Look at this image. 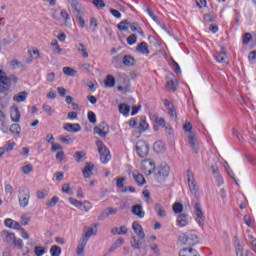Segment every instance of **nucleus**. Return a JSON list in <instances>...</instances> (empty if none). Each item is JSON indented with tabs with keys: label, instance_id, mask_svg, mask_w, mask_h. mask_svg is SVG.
Here are the masks:
<instances>
[{
	"label": "nucleus",
	"instance_id": "nucleus-60",
	"mask_svg": "<svg viewBox=\"0 0 256 256\" xmlns=\"http://www.w3.org/2000/svg\"><path fill=\"white\" fill-rule=\"evenodd\" d=\"M83 14L76 15V18L78 19V25L79 27L83 28L85 27V19H83Z\"/></svg>",
	"mask_w": 256,
	"mask_h": 256
},
{
	"label": "nucleus",
	"instance_id": "nucleus-15",
	"mask_svg": "<svg viewBox=\"0 0 256 256\" xmlns=\"http://www.w3.org/2000/svg\"><path fill=\"white\" fill-rule=\"evenodd\" d=\"M89 242V240H87L86 238L81 237L79 244L77 246L76 249V253L78 256H83V253L85 251V247H87V243Z\"/></svg>",
	"mask_w": 256,
	"mask_h": 256
},
{
	"label": "nucleus",
	"instance_id": "nucleus-64",
	"mask_svg": "<svg viewBox=\"0 0 256 256\" xmlns=\"http://www.w3.org/2000/svg\"><path fill=\"white\" fill-rule=\"evenodd\" d=\"M96 28H97V19L92 17L90 19V29H92V31H95Z\"/></svg>",
	"mask_w": 256,
	"mask_h": 256
},
{
	"label": "nucleus",
	"instance_id": "nucleus-14",
	"mask_svg": "<svg viewBox=\"0 0 256 256\" xmlns=\"http://www.w3.org/2000/svg\"><path fill=\"white\" fill-rule=\"evenodd\" d=\"M4 225L6 227H8V229H15L16 231H19V229H21V224H19V222L11 219V218H7L4 221Z\"/></svg>",
	"mask_w": 256,
	"mask_h": 256
},
{
	"label": "nucleus",
	"instance_id": "nucleus-29",
	"mask_svg": "<svg viewBox=\"0 0 256 256\" xmlns=\"http://www.w3.org/2000/svg\"><path fill=\"white\" fill-rule=\"evenodd\" d=\"M188 143L192 149H194L195 153H199V147L197 146V143L195 142V134L190 133L188 136Z\"/></svg>",
	"mask_w": 256,
	"mask_h": 256
},
{
	"label": "nucleus",
	"instance_id": "nucleus-4",
	"mask_svg": "<svg viewBox=\"0 0 256 256\" xmlns=\"http://www.w3.org/2000/svg\"><path fill=\"white\" fill-rule=\"evenodd\" d=\"M136 153L141 159H145L149 155V144L144 140L136 142Z\"/></svg>",
	"mask_w": 256,
	"mask_h": 256
},
{
	"label": "nucleus",
	"instance_id": "nucleus-18",
	"mask_svg": "<svg viewBox=\"0 0 256 256\" xmlns=\"http://www.w3.org/2000/svg\"><path fill=\"white\" fill-rule=\"evenodd\" d=\"M178 227H187L189 225V216L187 214H180L177 217Z\"/></svg>",
	"mask_w": 256,
	"mask_h": 256
},
{
	"label": "nucleus",
	"instance_id": "nucleus-40",
	"mask_svg": "<svg viewBox=\"0 0 256 256\" xmlns=\"http://www.w3.org/2000/svg\"><path fill=\"white\" fill-rule=\"evenodd\" d=\"M142 245H143V239L138 240L136 237H133V238H132L131 246H132L134 249H141V246H142Z\"/></svg>",
	"mask_w": 256,
	"mask_h": 256
},
{
	"label": "nucleus",
	"instance_id": "nucleus-35",
	"mask_svg": "<svg viewBox=\"0 0 256 256\" xmlns=\"http://www.w3.org/2000/svg\"><path fill=\"white\" fill-rule=\"evenodd\" d=\"M154 151L156 153H163L165 151V144L162 141H158L154 143Z\"/></svg>",
	"mask_w": 256,
	"mask_h": 256
},
{
	"label": "nucleus",
	"instance_id": "nucleus-56",
	"mask_svg": "<svg viewBox=\"0 0 256 256\" xmlns=\"http://www.w3.org/2000/svg\"><path fill=\"white\" fill-rule=\"evenodd\" d=\"M127 43H128V45H135L137 43V36L135 34H131L127 38Z\"/></svg>",
	"mask_w": 256,
	"mask_h": 256
},
{
	"label": "nucleus",
	"instance_id": "nucleus-22",
	"mask_svg": "<svg viewBox=\"0 0 256 256\" xmlns=\"http://www.w3.org/2000/svg\"><path fill=\"white\" fill-rule=\"evenodd\" d=\"M11 121L13 123H19L21 121V112L19 111V108L15 107L10 112Z\"/></svg>",
	"mask_w": 256,
	"mask_h": 256
},
{
	"label": "nucleus",
	"instance_id": "nucleus-11",
	"mask_svg": "<svg viewBox=\"0 0 256 256\" xmlns=\"http://www.w3.org/2000/svg\"><path fill=\"white\" fill-rule=\"evenodd\" d=\"M70 5L72 8V13L77 15H83V7H81V3L78 0H70Z\"/></svg>",
	"mask_w": 256,
	"mask_h": 256
},
{
	"label": "nucleus",
	"instance_id": "nucleus-16",
	"mask_svg": "<svg viewBox=\"0 0 256 256\" xmlns=\"http://www.w3.org/2000/svg\"><path fill=\"white\" fill-rule=\"evenodd\" d=\"M93 169H95V165L87 162L84 169L82 170V174L86 179L91 178V175H93Z\"/></svg>",
	"mask_w": 256,
	"mask_h": 256
},
{
	"label": "nucleus",
	"instance_id": "nucleus-57",
	"mask_svg": "<svg viewBox=\"0 0 256 256\" xmlns=\"http://www.w3.org/2000/svg\"><path fill=\"white\" fill-rule=\"evenodd\" d=\"M92 3L97 9H103V7H105V2L103 0H93Z\"/></svg>",
	"mask_w": 256,
	"mask_h": 256
},
{
	"label": "nucleus",
	"instance_id": "nucleus-50",
	"mask_svg": "<svg viewBox=\"0 0 256 256\" xmlns=\"http://www.w3.org/2000/svg\"><path fill=\"white\" fill-rule=\"evenodd\" d=\"M34 253L36 256H43V255H45V253H47V251H45V248H43L41 246H35Z\"/></svg>",
	"mask_w": 256,
	"mask_h": 256
},
{
	"label": "nucleus",
	"instance_id": "nucleus-28",
	"mask_svg": "<svg viewBox=\"0 0 256 256\" xmlns=\"http://www.w3.org/2000/svg\"><path fill=\"white\" fill-rule=\"evenodd\" d=\"M0 83L2 85H6L8 87H11V81L9 79V76H7V74L3 70H0Z\"/></svg>",
	"mask_w": 256,
	"mask_h": 256
},
{
	"label": "nucleus",
	"instance_id": "nucleus-62",
	"mask_svg": "<svg viewBox=\"0 0 256 256\" xmlns=\"http://www.w3.org/2000/svg\"><path fill=\"white\" fill-rule=\"evenodd\" d=\"M10 65H11L12 69H17V67H19L22 64L19 60L12 59V61L10 62Z\"/></svg>",
	"mask_w": 256,
	"mask_h": 256
},
{
	"label": "nucleus",
	"instance_id": "nucleus-32",
	"mask_svg": "<svg viewBox=\"0 0 256 256\" xmlns=\"http://www.w3.org/2000/svg\"><path fill=\"white\" fill-rule=\"evenodd\" d=\"M10 133L12 135H17L18 137H21V125L14 123L10 126Z\"/></svg>",
	"mask_w": 256,
	"mask_h": 256
},
{
	"label": "nucleus",
	"instance_id": "nucleus-24",
	"mask_svg": "<svg viewBox=\"0 0 256 256\" xmlns=\"http://www.w3.org/2000/svg\"><path fill=\"white\" fill-rule=\"evenodd\" d=\"M117 208L108 207L99 216V219H105L109 217V215H117Z\"/></svg>",
	"mask_w": 256,
	"mask_h": 256
},
{
	"label": "nucleus",
	"instance_id": "nucleus-44",
	"mask_svg": "<svg viewBox=\"0 0 256 256\" xmlns=\"http://www.w3.org/2000/svg\"><path fill=\"white\" fill-rule=\"evenodd\" d=\"M83 157H85V152L77 151L74 153V159L76 163H81L83 161Z\"/></svg>",
	"mask_w": 256,
	"mask_h": 256
},
{
	"label": "nucleus",
	"instance_id": "nucleus-33",
	"mask_svg": "<svg viewBox=\"0 0 256 256\" xmlns=\"http://www.w3.org/2000/svg\"><path fill=\"white\" fill-rule=\"evenodd\" d=\"M224 169L226 170V173L229 175V177L233 179L236 185H239V183H237V179H235V174L233 173L231 167H229V163H227V161L224 162Z\"/></svg>",
	"mask_w": 256,
	"mask_h": 256
},
{
	"label": "nucleus",
	"instance_id": "nucleus-46",
	"mask_svg": "<svg viewBox=\"0 0 256 256\" xmlns=\"http://www.w3.org/2000/svg\"><path fill=\"white\" fill-rule=\"evenodd\" d=\"M11 86H6L5 84L0 83V95H9Z\"/></svg>",
	"mask_w": 256,
	"mask_h": 256
},
{
	"label": "nucleus",
	"instance_id": "nucleus-41",
	"mask_svg": "<svg viewBox=\"0 0 256 256\" xmlns=\"http://www.w3.org/2000/svg\"><path fill=\"white\" fill-rule=\"evenodd\" d=\"M121 61H123V55L118 54L117 56H114L112 58V65H115L116 67H121Z\"/></svg>",
	"mask_w": 256,
	"mask_h": 256
},
{
	"label": "nucleus",
	"instance_id": "nucleus-19",
	"mask_svg": "<svg viewBox=\"0 0 256 256\" xmlns=\"http://www.w3.org/2000/svg\"><path fill=\"white\" fill-rule=\"evenodd\" d=\"M133 215H136L138 219H143L145 217V211H143V206L141 205H134L132 207Z\"/></svg>",
	"mask_w": 256,
	"mask_h": 256
},
{
	"label": "nucleus",
	"instance_id": "nucleus-27",
	"mask_svg": "<svg viewBox=\"0 0 256 256\" xmlns=\"http://www.w3.org/2000/svg\"><path fill=\"white\" fill-rule=\"evenodd\" d=\"M118 109L119 113L124 115V117H129V113H131V106H129L128 104H120L118 106Z\"/></svg>",
	"mask_w": 256,
	"mask_h": 256
},
{
	"label": "nucleus",
	"instance_id": "nucleus-34",
	"mask_svg": "<svg viewBox=\"0 0 256 256\" xmlns=\"http://www.w3.org/2000/svg\"><path fill=\"white\" fill-rule=\"evenodd\" d=\"M125 177H120L117 179L116 181V187H118V189H122V193H127V188H124L125 187Z\"/></svg>",
	"mask_w": 256,
	"mask_h": 256
},
{
	"label": "nucleus",
	"instance_id": "nucleus-48",
	"mask_svg": "<svg viewBox=\"0 0 256 256\" xmlns=\"http://www.w3.org/2000/svg\"><path fill=\"white\" fill-rule=\"evenodd\" d=\"M51 45L54 48L55 53H57L58 55H61V53H63V49L59 47V42H57V40H52Z\"/></svg>",
	"mask_w": 256,
	"mask_h": 256
},
{
	"label": "nucleus",
	"instance_id": "nucleus-36",
	"mask_svg": "<svg viewBox=\"0 0 256 256\" xmlns=\"http://www.w3.org/2000/svg\"><path fill=\"white\" fill-rule=\"evenodd\" d=\"M78 209H80V211H91V209H93V206L91 205V202H89V201H84V203L83 202H81V204H80V207H78Z\"/></svg>",
	"mask_w": 256,
	"mask_h": 256
},
{
	"label": "nucleus",
	"instance_id": "nucleus-30",
	"mask_svg": "<svg viewBox=\"0 0 256 256\" xmlns=\"http://www.w3.org/2000/svg\"><path fill=\"white\" fill-rule=\"evenodd\" d=\"M154 209L158 215V217L164 218L167 217V212L163 209V206L160 203H156Z\"/></svg>",
	"mask_w": 256,
	"mask_h": 256
},
{
	"label": "nucleus",
	"instance_id": "nucleus-2",
	"mask_svg": "<svg viewBox=\"0 0 256 256\" xmlns=\"http://www.w3.org/2000/svg\"><path fill=\"white\" fill-rule=\"evenodd\" d=\"M96 145L98 148V153L100 154L101 163H109V161H111V152L108 150L107 146H105L101 140H98Z\"/></svg>",
	"mask_w": 256,
	"mask_h": 256
},
{
	"label": "nucleus",
	"instance_id": "nucleus-12",
	"mask_svg": "<svg viewBox=\"0 0 256 256\" xmlns=\"http://www.w3.org/2000/svg\"><path fill=\"white\" fill-rule=\"evenodd\" d=\"M132 229L134 233L139 237V239H145V232L143 231V226L139 222L134 221L132 224Z\"/></svg>",
	"mask_w": 256,
	"mask_h": 256
},
{
	"label": "nucleus",
	"instance_id": "nucleus-6",
	"mask_svg": "<svg viewBox=\"0 0 256 256\" xmlns=\"http://www.w3.org/2000/svg\"><path fill=\"white\" fill-rule=\"evenodd\" d=\"M181 241L183 245H188L189 247H193L199 243V236L193 233H186L182 236Z\"/></svg>",
	"mask_w": 256,
	"mask_h": 256
},
{
	"label": "nucleus",
	"instance_id": "nucleus-38",
	"mask_svg": "<svg viewBox=\"0 0 256 256\" xmlns=\"http://www.w3.org/2000/svg\"><path fill=\"white\" fill-rule=\"evenodd\" d=\"M59 141L61 143H64V145H71V143H73V141H75V138H73L71 136H60Z\"/></svg>",
	"mask_w": 256,
	"mask_h": 256
},
{
	"label": "nucleus",
	"instance_id": "nucleus-49",
	"mask_svg": "<svg viewBox=\"0 0 256 256\" xmlns=\"http://www.w3.org/2000/svg\"><path fill=\"white\" fill-rule=\"evenodd\" d=\"M64 75H68L69 77H75V74L77 73L74 69L71 67H64L63 68Z\"/></svg>",
	"mask_w": 256,
	"mask_h": 256
},
{
	"label": "nucleus",
	"instance_id": "nucleus-61",
	"mask_svg": "<svg viewBox=\"0 0 256 256\" xmlns=\"http://www.w3.org/2000/svg\"><path fill=\"white\" fill-rule=\"evenodd\" d=\"M6 151H13L15 149V142L8 141V143L4 146Z\"/></svg>",
	"mask_w": 256,
	"mask_h": 256
},
{
	"label": "nucleus",
	"instance_id": "nucleus-58",
	"mask_svg": "<svg viewBox=\"0 0 256 256\" xmlns=\"http://www.w3.org/2000/svg\"><path fill=\"white\" fill-rule=\"evenodd\" d=\"M59 203V197L54 196L50 201L47 202L49 207H55Z\"/></svg>",
	"mask_w": 256,
	"mask_h": 256
},
{
	"label": "nucleus",
	"instance_id": "nucleus-45",
	"mask_svg": "<svg viewBox=\"0 0 256 256\" xmlns=\"http://www.w3.org/2000/svg\"><path fill=\"white\" fill-rule=\"evenodd\" d=\"M211 171H212L213 175H216L218 182L223 183V178L219 175V168L215 165H212Z\"/></svg>",
	"mask_w": 256,
	"mask_h": 256
},
{
	"label": "nucleus",
	"instance_id": "nucleus-17",
	"mask_svg": "<svg viewBox=\"0 0 256 256\" xmlns=\"http://www.w3.org/2000/svg\"><path fill=\"white\" fill-rule=\"evenodd\" d=\"M1 237L3 241H5V243L13 244V242L15 241V234L9 231H2Z\"/></svg>",
	"mask_w": 256,
	"mask_h": 256
},
{
	"label": "nucleus",
	"instance_id": "nucleus-55",
	"mask_svg": "<svg viewBox=\"0 0 256 256\" xmlns=\"http://www.w3.org/2000/svg\"><path fill=\"white\" fill-rule=\"evenodd\" d=\"M88 121L93 124L97 123V116L94 114L93 111L88 112Z\"/></svg>",
	"mask_w": 256,
	"mask_h": 256
},
{
	"label": "nucleus",
	"instance_id": "nucleus-42",
	"mask_svg": "<svg viewBox=\"0 0 256 256\" xmlns=\"http://www.w3.org/2000/svg\"><path fill=\"white\" fill-rule=\"evenodd\" d=\"M50 254H51V256H60L61 255V247H59L57 245L51 246Z\"/></svg>",
	"mask_w": 256,
	"mask_h": 256
},
{
	"label": "nucleus",
	"instance_id": "nucleus-7",
	"mask_svg": "<svg viewBox=\"0 0 256 256\" xmlns=\"http://www.w3.org/2000/svg\"><path fill=\"white\" fill-rule=\"evenodd\" d=\"M18 193H19V199H18L19 205L20 207L25 209V207L29 205V199H31V192H29V190L27 189H20Z\"/></svg>",
	"mask_w": 256,
	"mask_h": 256
},
{
	"label": "nucleus",
	"instance_id": "nucleus-5",
	"mask_svg": "<svg viewBox=\"0 0 256 256\" xmlns=\"http://www.w3.org/2000/svg\"><path fill=\"white\" fill-rule=\"evenodd\" d=\"M187 181L191 193L196 197V199H199V189L197 188L195 176H193V172L191 170L187 171Z\"/></svg>",
	"mask_w": 256,
	"mask_h": 256
},
{
	"label": "nucleus",
	"instance_id": "nucleus-26",
	"mask_svg": "<svg viewBox=\"0 0 256 256\" xmlns=\"http://www.w3.org/2000/svg\"><path fill=\"white\" fill-rule=\"evenodd\" d=\"M138 129L139 133H144V131H147V129H149V124L147 123L145 116L140 117Z\"/></svg>",
	"mask_w": 256,
	"mask_h": 256
},
{
	"label": "nucleus",
	"instance_id": "nucleus-31",
	"mask_svg": "<svg viewBox=\"0 0 256 256\" xmlns=\"http://www.w3.org/2000/svg\"><path fill=\"white\" fill-rule=\"evenodd\" d=\"M132 175L133 179L136 181L138 185L143 186L147 183V181H145V177L142 174L133 172Z\"/></svg>",
	"mask_w": 256,
	"mask_h": 256
},
{
	"label": "nucleus",
	"instance_id": "nucleus-43",
	"mask_svg": "<svg viewBox=\"0 0 256 256\" xmlns=\"http://www.w3.org/2000/svg\"><path fill=\"white\" fill-rule=\"evenodd\" d=\"M251 41H253V36H251V33H245L242 36L243 45H249V43H251Z\"/></svg>",
	"mask_w": 256,
	"mask_h": 256
},
{
	"label": "nucleus",
	"instance_id": "nucleus-25",
	"mask_svg": "<svg viewBox=\"0 0 256 256\" xmlns=\"http://www.w3.org/2000/svg\"><path fill=\"white\" fill-rule=\"evenodd\" d=\"M136 51H138V53H142V55H149V45H147L146 42H141L137 47H136Z\"/></svg>",
	"mask_w": 256,
	"mask_h": 256
},
{
	"label": "nucleus",
	"instance_id": "nucleus-8",
	"mask_svg": "<svg viewBox=\"0 0 256 256\" xmlns=\"http://www.w3.org/2000/svg\"><path fill=\"white\" fill-rule=\"evenodd\" d=\"M194 213L196 215V223L203 227L205 225V218H203V210H201V203L199 201L194 203Z\"/></svg>",
	"mask_w": 256,
	"mask_h": 256
},
{
	"label": "nucleus",
	"instance_id": "nucleus-51",
	"mask_svg": "<svg viewBox=\"0 0 256 256\" xmlns=\"http://www.w3.org/2000/svg\"><path fill=\"white\" fill-rule=\"evenodd\" d=\"M21 171L24 175H29V173H33V165H25L21 168Z\"/></svg>",
	"mask_w": 256,
	"mask_h": 256
},
{
	"label": "nucleus",
	"instance_id": "nucleus-59",
	"mask_svg": "<svg viewBox=\"0 0 256 256\" xmlns=\"http://www.w3.org/2000/svg\"><path fill=\"white\" fill-rule=\"evenodd\" d=\"M12 244L14 245V247H18V249H23V240L22 239L14 238V241Z\"/></svg>",
	"mask_w": 256,
	"mask_h": 256
},
{
	"label": "nucleus",
	"instance_id": "nucleus-53",
	"mask_svg": "<svg viewBox=\"0 0 256 256\" xmlns=\"http://www.w3.org/2000/svg\"><path fill=\"white\" fill-rule=\"evenodd\" d=\"M155 123L159 126V127H164L165 129H167V123L165 122V118H159L156 117L155 118Z\"/></svg>",
	"mask_w": 256,
	"mask_h": 256
},
{
	"label": "nucleus",
	"instance_id": "nucleus-13",
	"mask_svg": "<svg viewBox=\"0 0 256 256\" xmlns=\"http://www.w3.org/2000/svg\"><path fill=\"white\" fill-rule=\"evenodd\" d=\"M64 131H68V133H79L81 131V125L76 123V124H71V123H65L63 125Z\"/></svg>",
	"mask_w": 256,
	"mask_h": 256
},
{
	"label": "nucleus",
	"instance_id": "nucleus-20",
	"mask_svg": "<svg viewBox=\"0 0 256 256\" xmlns=\"http://www.w3.org/2000/svg\"><path fill=\"white\" fill-rule=\"evenodd\" d=\"M28 95L29 93H27V91H22L13 96V101L16 103H25V101H27Z\"/></svg>",
	"mask_w": 256,
	"mask_h": 256
},
{
	"label": "nucleus",
	"instance_id": "nucleus-63",
	"mask_svg": "<svg viewBox=\"0 0 256 256\" xmlns=\"http://www.w3.org/2000/svg\"><path fill=\"white\" fill-rule=\"evenodd\" d=\"M236 256H244L243 255V246L241 244L236 245Z\"/></svg>",
	"mask_w": 256,
	"mask_h": 256
},
{
	"label": "nucleus",
	"instance_id": "nucleus-39",
	"mask_svg": "<svg viewBox=\"0 0 256 256\" xmlns=\"http://www.w3.org/2000/svg\"><path fill=\"white\" fill-rule=\"evenodd\" d=\"M227 57V54L225 52V50H221L220 53H218L216 56H215V59L218 63H225V59Z\"/></svg>",
	"mask_w": 256,
	"mask_h": 256
},
{
	"label": "nucleus",
	"instance_id": "nucleus-54",
	"mask_svg": "<svg viewBox=\"0 0 256 256\" xmlns=\"http://www.w3.org/2000/svg\"><path fill=\"white\" fill-rule=\"evenodd\" d=\"M248 59H249V62L251 63V65H255L256 64V50L251 51L249 53Z\"/></svg>",
	"mask_w": 256,
	"mask_h": 256
},
{
	"label": "nucleus",
	"instance_id": "nucleus-23",
	"mask_svg": "<svg viewBox=\"0 0 256 256\" xmlns=\"http://www.w3.org/2000/svg\"><path fill=\"white\" fill-rule=\"evenodd\" d=\"M122 63L124 67H133L135 65L136 61L135 58L131 55H125L122 57Z\"/></svg>",
	"mask_w": 256,
	"mask_h": 256
},
{
	"label": "nucleus",
	"instance_id": "nucleus-21",
	"mask_svg": "<svg viewBox=\"0 0 256 256\" xmlns=\"http://www.w3.org/2000/svg\"><path fill=\"white\" fill-rule=\"evenodd\" d=\"M179 256H200L199 252L193 248H183L179 251Z\"/></svg>",
	"mask_w": 256,
	"mask_h": 256
},
{
	"label": "nucleus",
	"instance_id": "nucleus-10",
	"mask_svg": "<svg viewBox=\"0 0 256 256\" xmlns=\"http://www.w3.org/2000/svg\"><path fill=\"white\" fill-rule=\"evenodd\" d=\"M141 169L146 175H152V173H155V162L145 160L141 166Z\"/></svg>",
	"mask_w": 256,
	"mask_h": 256
},
{
	"label": "nucleus",
	"instance_id": "nucleus-9",
	"mask_svg": "<svg viewBox=\"0 0 256 256\" xmlns=\"http://www.w3.org/2000/svg\"><path fill=\"white\" fill-rule=\"evenodd\" d=\"M94 133L105 139L109 135V125L106 122H101L98 126L94 127Z\"/></svg>",
	"mask_w": 256,
	"mask_h": 256
},
{
	"label": "nucleus",
	"instance_id": "nucleus-47",
	"mask_svg": "<svg viewBox=\"0 0 256 256\" xmlns=\"http://www.w3.org/2000/svg\"><path fill=\"white\" fill-rule=\"evenodd\" d=\"M78 51L82 54V57L84 59H87V57H89V53L87 52V48H85V45L80 43L78 46Z\"/></svg>",
	"mask_w": 256,
	"mask_h": 256
},
{
	"label": "nucleus",
	"instance_id": "nucleus-1",
	"mask_svg": "<svg viewBox=\"0 0 256 256\" xmlns=\"http://www.w3.org/2000/svg\"><path fill=\"white\" fill-rule=\"evenodd\" d=\"M119 31H132V33H143V28L139 26L136 22H131L129 20H123L118 25Z\"/></svg>",
	"mask_w": 256,
	"mask_h": 256
},
{
	"label": "nucleus",
	"instance_id": "nucleus-52",
	"mask_svg": "<svg viewBox=\"0 0 256 256\" xmlns=\"http://www.w3.org/2000/svg\"><path fill=\"white\" fill-rule=\"evenodd\" d=\"M174 213H183V204L176 202L173 204Z\"/></svg>",
	"mask_w": 256,
	"mask_h": 256
},
{
	"label": "nucleus",
	"instance_id": "nucleus-37",
	"mask_svg": "<svg viewBox=\"0 0 256 256\" xmlns=\"http://www.w3.org/2000/svg\"><path fill=\"white\" fill-rule=\"evenodd\" d=\"M106 87H115V77L112 75H107L106 80L104 81Z\"/></svg>",
	"mask_w": 256,
	"mask_h": 256
},
{
	"label": "nucleus",
	"instance_id": "nucleus-3",
	"mask_svg": "<svg viewBox=\"0 0 256 256\" xmlns=\"http://www.w3.org/2000/svg\"><path fill=\"white\" fill-rule=\"evenodd\" d=\"M169 173H171V168L167 163H162L156 172V180L158 183H165L167 177H169Z\"/></svg>",
	"mask_w": 256,
	"mask_h": 256
}]
</instances>
